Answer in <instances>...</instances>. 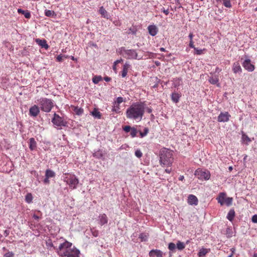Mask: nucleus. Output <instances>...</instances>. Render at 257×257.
I'll use <instances>...</instances> for the list:
<instances>
[{
    "label": "nucleus",
    "instance_id": "obj_25",
    "mask_svg": "<svg viewBox=\"0 0 257 257\" xmlns=\"http://www.w3.org/2000/svg\"><path fill=\"white\" fill-rule=\"evenodd\" d=\"M29 148L31 150L33 151L35 149L37 146V143L34 138H30L29 141Z\"/></svg>",
    "mask_w": 257,
    "mask_h": 257
},
{
    "label": "nucleus",
    "instance_id": "obj_28",
    "mask_svg": "<svg viewBox=\"0 0 257 257\" xmlns=\"http://www.w3.org/2000/svg\"><path fill=\"white\" fill-rule=\"evenodd\" d=\"M99 13L103 18H107L108 13L106 10L102 6L100 7L99 10Z\"/></svg>",
    "mask_w": 257,
    "mask_h": 257
},
{
    "label": "nucleus",
    "instance_id": "obj_5",
    "mask_svg": "<svg viewBox=\"0 0 257 257\" xmlns=\"http://www.w3.org/2000/svg\"><path fill=\"white\" fill-rule=\"evenodd\" d=\"M118 55H122L127 59H137L138 54L135 50H127L124 47H121L116 50Z\"/></svg>",
    "mask_w": 257,
    "mask_h": 257
},
{
    "label": "nucleus",
    "instance_id": "obj_63",
    "mask_svg": "<svg viewBox=\"0 0 257 257\" xmlns=\"http://www.w3.org/2000/svg\"><path fill=\"white\" fill-rule=\"evenodd\" d=\"M179 180H180L181 181H183V180H184V177L183 176H180L179 177Z\"/></svg>",
    "mask_w": 257,
    "mask_h": 257
},
{
    "label": "nucleus",
    "instance_id": "obj_3",
    "mask_svg": "<svg viewBox=\"0 0 257 257\" xmlns=\"http://www.w3.org/2000/svg\"><path fill=\"white\" fill-rule=\"evenodd\" d=\"M174 152L172 150L166 148H162L159 153V161L162 167H170L174 162Z\"/></svg>",
    "mask_w": 257,
    "mask_h": 257
},
{
    "label": "nucleus",
    "instance_id": "obj_32",
    "mask_svg": "<svg viewBox=\"0 0 257 257\" xmlns=\"http://www.w3.org/2000/svg\"><path fill=\"white\" fill-rule=\"evenodd\" d=\"M242 142L245 144H248L251 142V140L249 138V137L247 136V135L245 134H242Z\"/></svg>",
    "mask_w": 257,
    "mask_h": 257
},
{
    "label": "nucleus",
    "instance_id": "obj_46",
    "mask_svg": "<svg viewBox=\"0 0 257 257\" xmlns=\"http://www.w3.org/2000/svg\"><path fill=\"white\" fill-rule=\"evenodd\" d=\"M226 235L228 237H230L232 236V229L230 228H227L226 230Z\"/></svg>",
    "mask_w": 257,
    "mask_h": 257
},
{
    "label": "nucleus",
    "instance_id": "obj_59",
    "mask_svg": "<svg viewBox=\"0 0 257 257\" xmlns=\"http://www.w3.org/2000/svg\"><path fill=\"white\" fill-rule=\"evenodd\" d=\"M147 112L151 113L152 112V109L151 107H148L146 108Z\"/></svg>",
    "mask_w": 257,
    "mask_h": 257
},
{
    "label": "nucleus",
    "instance_id": "obj_50",
    "mask_svg": "<svg viewBox=\"0 0 257 257\" xmlns=\"http://www.w3.org/2000/svg\"><path fill=\"white\" fill-rule=\"evenodd\" d=\"M113 24L116 26H120L121 25V22L119 20H114Z\"/></svg>",
    "mask_w": 257,
    "mask_h": 257
},
{
    "label": "nucleus",
    "instance_id": "obj_17",
    "mask_svg": "<svg viewBox=\"0 0 257 257\" xmlns=\"http://www.w3.org/2000/svg\"><path fill=\"white\" fill-rule=\"evenodd\" d=\"M149 256L150 257H163V252L158 249H153L150 251Z\"/></svg>",
    "mask_w": 257,
    "mask_h": 257
},
{
    "label": "nucleus",
    "instance_id": "obj_51",
    "mask_svg": "<svg viewBox=\"0 0 257 257\" xmlns=\"http://www.w3.org/2000/svg\"><path fill=\"white\" fill-rule=\"evenodd\" d=\"M189 46L191 48H193L194 50V48H196L195 46H194V41H189Z\"/></svg>",
    "mask_w": 257,
    "mask_h": 257
},
{
    "label": "nucleus",
    "instance_id": "obj_30",
    "mask_svg": "<svg viewBox=\"0 0 257 257\" xmlns=\"http://www.w3.org/2000/svg\"><path fill=\"white\" fill-rule=\"evenodd\" d=\"M207 49L205 48H204L203 49H198V48H194V54L197 55H202L205 53Z\"/></svg>",
    "mask_w": 257,
    "mask_h": 257
},
{
    "label": "nucleus",
    "instance_id": "obj_62",
    "mask_svg": "<svg viewBox=\"0 0 257 257\" xmlns=\"http://www.w3.org/2000/svg\"><path fill=\"white\" fill-rule=\"evenodd\" d=\"M104 79L106 81H109L110 80V77H108V76H105V77L104 78Z\"/></svg>",
    "mask_w": 257,
    "mask_h": 257
},
{
    "label": "nucleus",
    "instance_id": "obj_12",
    "mask_svg": "<svg viewBox=\"0 0 257 257\" xmlns=\"http://www.w3.org/2000/svg\"><path fill=\"white\" fill-rule=\"evenodd\" d=\"M242 66L244 69L248 71H252L255 68V66L251 64V61L249 59L244 60L242 63Z\"/></svg>",
    "mask_w": 257,
    "mask_h": 257
},
{
    "label": "nucleus",
    "instance_id": "obj_14",
    "mask_svg": "<svg viewBox=\"0 0 257 257\" xmlns=\"http://www.w3.org/2000/svg\"><path fill=\"white\" fill-rule=\"evenodd\" d=\"M40 109L38 105H33L29 109V115L32 117H36L40 113Z\"/></svg>",
    "mask_w": 257,
    "mask_h": 257
},
{
    "label": "nucleus",
    "instance_id": "obj_41",
    "mask_svg": "<svg viewBox=\"0 0 257 257\" xmlns=\"http://www.w3.org/2000/svg\"><path fill=\"white\" fill-rule=\"evenodd\" d=\"M33 217L36 220H39L42 217V214L40 211H37V213H34L33 215Z\"/></svg>",
    "mask_w": 257,
    "mask_h": 257
},
{
    "label": "nucleus",
    "instance_id": "obj_52",
    "mask_svg": "<svg viewBox=\"0 0 257 257\" xmlns=\"http://www.w3.org/2000/svg\"><path fill=\"white\" fill-rule=\"evenodd\" d=\"M230 251L231 253L230 254V255L228 257H233V254L235 251V248L234 247H232L230 248Z\"/></svg>",
    "mask_w": 257,
    "mask_h": 257
},
{
    "label": "nucleus",
    "instance_id": "obj_18",
    "mask_svg": "<svg viewBox=\"0 0 257 257\" xmlns=\"http://www.w3.org/2000/svg\"><path fill=\"white\" fill-rule=\"evenodd\" d=\"M148 29L149 32V34L151 36H154L158 34V29L154 25H151L148 26Z\"/></svg>",
    "mask_w": 257,
    "mask_h": 257
},
{
    "label": "nucleus",
    "instance_id": "obj_39",
    "mask_svg": "<svg viewBox=\"0 0 257 257\" xmlns=\"http://www.w3.org/2000/svg\"><path fill=\"white\" fill-rule=\"evenodd\" d=\"M122 61H123V60L122 59H118V60H116V61H114V63H113L112 68H113V69L115 73L117 71V66H116V65L118 64L121 63V62H122Z\"/></svg>",
    "mask_w": 257,
    "mask_h": 257
},
{
    "label": "nucleus",
    "instance_id": "obj_9",
    "mask_svg": "<svg viewBox=\"0 0 257 257\" xmlns=\"http://www.w3.org/2000/svg\"><path fill=\"white\" fill-rule=\"evenodd\" d=\"M64 181L73 189L75 188L78 183V180L74 175H68L64 179Z\"/></svg>",
    "mask_w": 257,
    "mask_h": 257
},
{
    "label": "nucleus",
    "instance_id": "obj_23",
    "mask_svg": "<svg viewBox=\"0 0 257 257\" xmlns=\"http://www.w3.org/2000/svg\"><path fill=\"white\" fill-rule=\"evenodd\" d=\"M70 110L74 114L79 115L80 114V108L78 106L71 105L70 107Z\"/></svg>",
    "mask_w": 257,
    "mask_h": 257
},
{
    "label": "nucleus",
    "instance_id": "obj_22",
    "mask_svg": "<svg viewBox=\"0 0 257 257\" xmlns=\"http://www.w3.org/2000/svg\"><path fill=\"white\" fill-rule=\"evenodd\" d=\"M210 251V248L202 247L198 252V255L199 257H203L206 255L207 253Z\"/></svg>",
    "mask_w": 257,
    "mask_h": 257
},
{
    "label": "nucleus",
    "instance_id": "obj_31",
    "mask_svg": "<svg viewBox=\"0 0 257 257\" xmlns=\"http://www.w3.org/2000/svg\"><path fill=\"white\" fill-rule=\"evenodd\" d=\"M92 115L94 117H95L97 118H98V119L101 118V114L100 111L97 108L93 109V110L92 112Z\"/></svg>",
    "mask_w": 257,
    "mask_h": 257
},
{
    "label": "nucleus",
    "instance_id": "obj_21",
    "mask_svg": "<svg viewBox=\"0 0 257 257\" xmlns=\"http://www.w3.org/2000/svg\"><path fill=\"white\" fill-rule=\"evenodd\" d=\"M181 96V93L174 91L172 93L171 98L173 102L177 103L179 102Z\"/></svg>",
    "mask_w": 257,
    "mask_h": 257
},
{
    "label": "nucleus",
    "instance_id": "obj_6",
    "mask_svg": "<svg viewBox=\"0 0 257 257\" xmlns=\"http://www.w3.org/2000/svg\"><path fill=\"white\" fill-rule=\"evenodd\" d=\"M194 175L198 179L201 180H208L211 177V173L208 170L201 168L196 170Z\"/></svg>",
    "mask_w": 257,
    "mask_h": 257
},
{
    "label": "nucleus",
    "instance_id": "obj_60",
    "mask_svg": "<svg viewBox=\"0 0 257 257\" xmlns=\"http://www.w3.org/2000/svg\"><path fill=\"white\" fill-rule=\"evenodd\" d=\"M172 172V169H166L165 170V172L167 173H168V174H170Z\"/></svg>",
    "mask_w": 257,
    "mask_h": 257
},
{
    "label": "nucleus",
    "instance_id": "obj_54",
    "mask_svg": "<svg viewBox=\"0 0 257 257\" xmlns=\"http://www.w3.org/2000/svg\"><path fill=\"white\" fill-rule=\"evenodd\" d=\"M251 221L254 223H257V215L252 216L251 218Z\"/></svg>",
    "mask_w": 257,
    "mask_h": 257
},
{
    "label": "nucleus",
    "instance_id": "obj_42",
    "mask_svg": "<svg viewBox=\"0 0 257 257\" xmlns=\"http://www.w3.org/2000/svg\"><path fill=\"white\" fill-rule=\"evenodd\" d=\"M176 247V246L175 244V243H173V242H170L168 244V248L169 250H170V251H174V250H175Z\"/></svg>",
    "mask_w": 257,
    "mask_h": 257
},
{
    "label": "nucleus",
    "instance_id": "obj_24",
    "mask_svg": "<svg viewBox=\"0 0 257 257\" xmlns=\"http://www.w3.org/2000/svg\"><path fill=\"white\" fill-rule=\"evenodd\" d=\"M18 13L20 14L24 15L27 19H30L31 17L30 12L28 10L24 11L21 9L18 10Z\"/></svg>",
    "mask_w": 257,
    "mask_h": 257
},
{
    "label": "nucleus",
    "instance_id": "obj_58",
    "mask_svg": "<svg viewBox=\"0 0 257 257\" xmlns=\"http://www.w3.org/2000/svg\"><path fill=\"white\" fill-rule=\"evenodd\" d=\"M49 179V178H47V177H46V178L44 180V183L46 184H49L50 183Z\"/></svg>",
    "mask_w": 257,
    "mask_h": 257
},
{
    "label": "nucleus",
    "instance_id": "obj_29",
    "mask_svg": "<svg viewBox=\"0 0 257 257\" xmlns=\"http://www.w3.org/2000/svg\"><path fill=\"white\" fill-rule=\"evenodd\" d=\"M149 236V233L142 232L140 234L139 238L141 239V241H146L148 240Z\"/></svg>",
    "mask_w": 257,
    "mask_h": 257
},
{
    "label": "nucleus",
    "instance_id": "obj_13",
    "mask_svg": "<svg viewBox=\"0 0 257 257\" xmlns=\"http://www.w3.org/2000/svg\"><path fill=\"white\" fill-rule=\"evenodd\" d=\"M187 203L189 205L197 206L198 204V199L194 194H189L187 198Z\"/></svg>",
    "mask_w": 257,
    "mask_h": 257
},
{
    "label": "nucleus",
    "instance_id": "obj_11",
    "mask_svg": "<svg viewBox=\"0 0 257 257\" xmlns=\"http://www.w3.org/2000/svg\"><path fill=\"white\" fill-rule=\"evenodd\" d=\"M231 117L228 112H220L217 117V121L219 122H226L229 121Z\"/></svg>",
    "mask_w": 257,
    "mask_h": 257
},
{
    "label": "nucleus",
    "instance_id": "obj_1",
    "mask_svg": "<svg viewBox=\"0 0 257 257\" xmlns=\"http://www.w3.org/2000/svg\"><path fill=\"white\" fill-rule=\"evenodd\" d=\"M145 112V102L133 103L126 110L127 118L141 121Z\"/></svg>",
    "mask_w": 257,
    "mask_h": 257
},
{
    "label": "nucleus",
    "instance_id": "obj_47",
    "mask_svg": "<svg viewBox=\"0 0 257 257\" xmlns=\"http://www.w3.org/2000/svg\"><path fill=\"white\" fill-rule=\"evenodd\" d=\"M131 129L132 127H131V126L128 125H124V126L122 127V130L125 133L130 132Z\"/></svg>",
    "mask_w": 257,
    "mask_h": 257
},
{
    "label": "nucleus",
    "instance_id": "obj_55",
    "mask_svg": "<svg viewBox=\"0 0 257 257\" xmlns=\"http://www.w3.org/2000/svg\"><path fill=\"white\" fill-rule=\"evenodd\" d=\"M99 154L100 155V157H101L102 156V154H101V152H96L95 153L93 154V156L94 157H98V155Z\"/></svg>",
    "mask_w": 257,
    "mask_h": 257
},
{
    "label": "nucleus",
    "instance_id": "obj_2",
    "mask_svg": "<svg viewBox=\"0 0 257 257\" xmlns=\"http://www.w3.org/2000/svg\"><path fill=\"white\" fill-rule=\"evenodd\" d=\"M56 249L58 254L62 257H78L79 253V250L67 241L61 243Z\"/></svg>",
    "mask_w": 257,
    "mask_h": 257
},
{
    "label": "nucleus",
    "instance_id": "obj_44",
    "mask_svg": "<svg viewBox=\"0 0 257 257\" xmlns=\"http://www.w3.org/2000/svg\"><path fill=\"white\" fill-rule=\"evenodd\" d=\"M149 133V129L147 127H145L144 129L143 132H140V137L141 138H144L145 136H146Z\"/></svg>",
    "mask_w": 257,
    "mask_h": 257
},
{
    "label": "nucleus",
    "instance_id": "obj_35",
    "mask_svg": "<svg viewBox=\"0 0 257 257\" xmlns=\"http://www.w3.org/2000/svg\"><path fill=\"white\" fill-rule=\"evenodd\" d=\"M208 81L212 84H219V79L217 76H212L209 79Z\"/></svg>",
    "mask_w": 257,
    "mask_h": 257
},
{
    "label": "nucleus",
    "instance_id": "obj_53",
    "mask_svg": "<svg viewBox=\"0 0 257 257\" xmlns=\"http://www.w3.org/2000/svg\"><path fill=\"white\" fill-rule=\"evenodd\" d=\"M4 257H14V254L12 252H8L4 255Z\"/></svg>",
    "mask_w": 257,
    "mask_h": 257
},
{
    "label": "nucleus",
    "instance_id": "obj_8",
    "mask_svg": "<svg viewBox=\"0 0 257 257\" xmlns=\"http://www.w3.org/2000/svg\"><path fill=\"white\" fill-rule=\"evenodd\" d=\"M125 98L122 97H118L115 99L113 102L112 111L116 113H120L121 112L120 104L122 102H125Z\"/></svg>",
    "mask_w": 257,
    "mask_h": 257
},
{
    "label": "nucleus",
    "instance_id": "obj_43",
    "mask_svg": "<svg viewBox=\"0 0 257 257\" xmlns=\"http://www.w3.org/2000/svg\"><path fill=\"white\" fill-rule=\"evenodd\" d=\"M181 81H182L181 78H176L174 79V86L177 87V86H179L181 83Z\"/></svg>",
    "mask_w": 257,
    "mask_h": 257
},
{
    "label": "nucleus",
    "instance_id": "obj_33",
    "mask_svg": "<svg viewBox=\"0 0 257 257\" xmlns=\"http://www.w3.org/2000/svg\"><path fill=\"white\" fill-rule=\"evenodd\" d=\"M92 82L94 84H98L99 82L102 80L101 75H94L92 79Z\"/></svg>",
    "mask_w": 257,
    "mask_h": 257
},
{
    "label": "nucleus",
    "instance_id": "obj_26",
    "mask_svg": "<svg viewBox=\"0 0 257 257\" xmlns=\"http://www.w3.org/2000/svg\"><path fill=\"white\" fill-rule=\"evenodd\" d=\"M235 217V211L233 209H231L227 215V218L229 221L232 222Z\"/></svg>",
    "mask_w": 257,
    "mask_h": 257
},
{
    "label": "nucleus",
    "instance_id": "obj_37",
    "mask_svg": "<svg viewBox=\"0 0 257 257\" xmlns=\"http://www.w3.org/2000/svg\"><path fill=\"white\" fill-rule=\"evenodd\" d=\"M55 176V173L52 170L47 169L45 173V177H47V178H52L54 177Z\"/></svg>",
    "mask_w": 257,
    "mask_h": 257
},
{
    "label": "nucleus",
    "instance_id": "obj_10",
    "mask_svg": "<svg viewBox=\"0 0 257 257\" xmlns=\"http://www.w3.org/2000/svg\"><path fill=\"white\" fill-rule=\"evenodd\" d=\"M52 122L55 125L57 126H65L66 124V122L64 119L56 113L54 114V117L52 119Z\"/></svg>",
    "mask_w": 257,
    "mask_h": 257
},
{
    "label": "nucleus",
    "instance_id": "obj_19",
    "mask_svg": "<svg viewBox=\"0 0 257 257\" xmlns=\"http://www.w3.org/2000/svg\"><path fill=\"white\" fill-rule=\"evenodd\" d=\"M232 71L234 74L242 73V69L238 62L233 63L232 65Z\"/></svg>",
    "mask_w": 257,
    "mask_h": 257
},
{
    "label": "nucleus",
    "instance_id": "obj_34",
    "mask_svg": "<svg viewBox=\"0 0 257 257\" xmlns=\"http://www.w3.org/2000/svg\"><path fill=\"white\" fill-rule=\"evenodd\" d=\"M69 57V56L66 55L64 54H60L58 55L56 58V60L57 62H62L64 61V59H67Z\"/></svg>",
    "mask_w": 257,
    "mask_h": 257
},
{
    "label": "nucleus",
    "instance_id": "obj_61",
    "mask_svg": "<svg viewBox=\"0 0 257 257\" xmlns=\"http://www.w3.org/2000/svg\"><path fill=\"white\" fill-rule=\"evenodd\" d=\"M163 12L164 13V14L166 15H168L169 14V10H165V9H164Z\"/></svg>",
    "mask_w": 257,
    "mask_h": 257
},
{
    "label": "nucleus",
    "instance_id": "obj_15",
    "mask_svg": "<svg viewBox=\"0 0 257 257\" xmlns=\"http://www.w3.org/2000/svg\"><path fill=\"white\" fill-rule=\"evenodd\" d=\"M131 69V66L129 64L126 63L122 65V70L120 71V74L122 78L126 76L128 74V71Z\"/></svg>",
    "mask_w": 257,
    "mask_h": 257
},
{
    "label": "nucleus",
    "instance_id": "obj_4",
    "mask_svg": "<svg viewBox=\"0 0 257 257\" xmlns=\"http://www.w3.org/2000/svg\"><path fill=\"white\" fill-rule=\"evenodd\" d=\"M37 103L41 110L45 112H50L54 106V102L53 100L45 97H41L38 99Z\"/></svg>",
    "mask_w": 257,
    "mask_h": 257
},
{
    "label": "nucleus",
    "instance_id": "obj_45",
    "mask_svg": "<svg viewBox=\"0 0 257 257\" xmlns=\"http://www.w3.org/2000/svg\"><path fill=\"white\" fill-rule=\"evenodd\" d=\"M137 31V28H136L135 27H132L128 29V34H136Z\"/></svg>",
    "mask_w": 257,
    "mask_h": 257
},
{
    "label": "nucleus",
    "instance_id": "obj_64",
    "mask_svg": "<svg viewBox=\"0 0 257 257\" xmlns=\"http://www.w3.org/2000/svg\"><path fill=\"white\" fill-rule=\"evenodd\" d=\"M9 234V232L8 230H6L4 232V234L6 236H8Z\"/></svg>",
    "mask_w": 257,
    "mask_h": 257
},
{
    "label": "nucleus",
    "instance_id": "obj_57",
    "mask_svg": "<svg viewBox=\"0 0 257 257\" xmlns=\"http://www.w3.org/2000/svg\"><path fill=\"white\" fill-rule=\"evenodd\" d=\"M92 233L94 236H97L98 234V231L97 230L92 231Z\"/></svg>",
    "mask_w": 257,
    "mask_h": 257
},
{
    "label": "nucleus",
    "instance_id": "obj_49",
    "mask_svg": "<svg viewBox=\"0 0 257 257\" xmlns=\"http://www.w3.org/2000/svg\"><path fill=\"white\" fill-rule=\"evenodd\" d=\"M135 155L137 158H141L142 157L143 154L140 150H137Z\"/></svg>",
    "mask_w": 257,
    "mask_h": 257
},
{
    "label": "nucleus",
    "instance_id": "obj_7",
    "mask_svg": "<svg viewBox=\"0 0 257 257\" xmlns=\"http://www.w3.org/2000/svg\"><path fill=\"white\" fill-rule=\"evenodd\" d=\"M216 199L221 206H223L225 204L227 206H229L233 202V198L226 197V194L224 192H220Z\"/></svg>",
    "mask_w": 257,
    "mask_h": 257
},
{
    "label": "nucleus",
    "instance_id": "obj_40",
    "mask_svg": "<svg viewBox=\"0 0 257 257\" xmlns=\"http://www.w3.org/2000/svg\"><path fill=\"white\" fill-rule=\"evenodd\" d=\"M131 135L132 138H135L137 136V129L134 127H132V129L131 130Z\"/></svg>",
    "mask_w": 257,
    "mask_h": 257
},
{
    "label": "nucleus",
    "instance_id": "obj_16",
    "mask_svg": "<svg viewBox=\"0 0 257 257\" xmlns=\"http://www.w3.org/2000/svg\"><path fill=\"white\" fill-rule=\"evenodd\" d=\"M108 222V218L106 214H100L98 216V223L101 225H104Z\"/></svg>",
    "mask_w": 257,
    "mask_h": 257
},
{
    "label": "nucleus",
    "instance_id": "obj_36",
    "mask_svg": "<svg viewBox=\"0 0 257 257\" xmlns=\"http://www.w3.org/2000/svg\"><path fill=\"white\" fill-rule=\"evenodd\" d=\"M176 247L178 250H182L185 248V244L181 241H178L176 243Z\"/></svg>",
    "mask_w": 257,
    "mask_h": 257
},
{
    "label": "nucleus",
    "instance_id": "obj_56",
    "mask_svg": "<svg viewBox=\"0 0 257 257\" xmlns=\"http://www.w3.org/2000/svg\"><path fill=\"white\" fill-rule=\"evenodd\" d=\"M193 37H194L193 34L192 33V32H190L189 34V39L190 41H193Z\"/></svg>",
    "mask_w": 257,
    "mask_h": 257
},
{
    "label": "nucleus",
    "instance_id": "obj_20",
    "mask_svg": "<svg viewBox=\"0 0 257 257\" xmlns=\"http://www.w3.org/2000/svg\"><path fill=\"white\" fill-rule=\"evenodd\" d=\"M35 41L37 43V44L40 46L42 48H44L46 50L48 49L49 46L47 44V41L46 40L36 39Z\"/></svg>",
    "mask_w": 257,
    "mask_h": 257
},
{
    "label": "nucleus",
    "instance_id": "obj_27",
    "mask_svg": "<svg viewBox=\"0 0 257 257\" xmlns=\"http://www.w3.org/2000/svg\"><path fill=\"white\" fill-rule=\"evenodd\" d=\"M45 15L46 16L48 17H51L53 18H55L57 16L56 14L54 11L48 10H45Z\"/></svg>",
    "mask_w": 257,
    "mask_h": 257
},
{
    "label": "nucleus",
    "instance_id": "obj_48",
    "mask_svg": "<svg viewBox=\"0 0 257 257\" xmlns=\"http://www.w3.org/2000/svg\"><path fill=\"white\" fill-rule=\"evenodd\" d=\"M223 4L225 7L227 8H231L232 6L230 0H225Z\"/></svg>",
    "mask_w": 257,
    "mask_h": 257
},
{
    "label": "nucleus",
    "instance_id": "obj_38",
    "mask_svg": "<svg viewBox=\"0 0 257 257\" xmlns=\"http://www.w3.org/2000/svg\"><path fill=\"white\" fill-rule=\"evenodd\" d=\"M33 197L32 194L30 193H27L25 196V201L28 203H31L32 202Z\"/></svg>",
    "mask_w": 257,
    "mask_h": 257
}]
</instances>
